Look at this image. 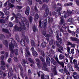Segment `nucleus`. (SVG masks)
<instances>
[{
    "label": "nucleus",
    "mask_w": 79,
    "mask_h": 79,
    "mask_svg": "<svg viewBox=\"0 0 79 79\" xmlns=\"http://www.w3.org/2000/svg\"><path fill=\"white\" fill-rule=\"evenodd\" d=\"M42 8L43 9H44L45 13L44 14V17H47L48 15H49V16H51L52 15V13L51 12H49V10L48 8V6L47 5L44 4L42 6Z\"/></svg>",
    "instance_id": "1"
},
{
    "label": "nucleus",
    "mask_w": 79,
    "mask_h": 79,
    "mask_svg": "<svg viewBox=\"0 0 79 79\" xmlns=\"http://www.w3.org/2000/svg\"><path fill=\"white\" fill-rule=\"evenodd\" d=\"M27 44H29V40L28 38V37L24 35L23 36V40H21L20 42V44H21L22 47H24L26 45V42Z\"/></svg>",
    "instance_id": "2"
},
{
    "label": "nucleus",
    "mask_w": 79,
    "mask_h": 79,
    "mask_svg": "<svg viewBox=\"0 0 79 79\" xmlns=\"http://www.w3.org/2000/svg\"><path fill=\"white\" fill-rule=\"evenodd\" d=\"M47 19L44 20V22H41V20H40L39 22V27H42V24L44 30L47 29Z\"/></svg>",
    "instance_id": "3"
},
{
    "label": "nucleus",
    "mask_w": 79,
    "mask_h": 79,
    "mask_svg": "<svg viewBox=\"0 0 79 79\" xmlns=\"http://www.w3.org/2000/svg\"><path fill=\"white\" fill-rule=\"evenodd\" d=\"M56 39L59 41H56V45L58 47H60V45L62 44V39H61V38H59V34L58 33H56Z\"/></svg>",
    "instance_id": "4"
},
{
    "label": "nucleus",
    "mask_w": 79,
    "mask_h": 79,
    "mask_svg": "<svg viewBox=\"0 0 79 79\" xmlns=\"http://www.w3.org/2000/svg\"><path fill=\"white\" fill-rule=\"evenodd\" d=\"M14 46H15V47H17L18 46L17 43L15 42H14L13 44L12 42H11V43H10V44H9V48L10 51L12 54L14 53V50H13V49L14 48Z\"/></svg>",
    "instance_id": "5"
},
{
    "label": "nucleus",
    "mask_w": 79,
    "mask_h": 79,
    "mask_svg": "<svg viewBox=\"0 0 79 79\" xmlns=\"http://www.w3.org/2000/svg\"><path fill=\"white\" fill-rule=\"evenodd\" d=\"M74 10H73L72 11H71L69 10H67L66 12L65 11H64L63 13H64V17L65 18H67V17H68L69 16H71L72 15L74 14Z\"/></svg>",
    "instance_id": "6"
},
{
    "label": "nucleus",
    "mask_w": 79,
    "mask_h": 79,
    "mask_svg": "<svg viewBox=\"0 0 79 79\" xmlns=\"http://www.w3.org/2000/svg\"><path fill=\"white\" fill-rule=\"evenodd\" d=\"M26 21V19L25 17H23L22 18V21L21 22H19V24L20 25V26L23 27V29L25 30L26 29V26H25V24H24V22Z\"/></svg>",
    "instance_id": "7"
},
{
    "label": "nucleus",
    "mask_w": 79,
    "mask_h": 79,
    "mask_svg": "<svg viewBox=\"0 0 79 79\" xmlns=\"http://www.w3.org/2000/svg\"><path fill=\"white\" fill-rule=\"evenodd\" d=\"M60 24H63V26H62V27L63 28H65V29L67 28V27L66 26V23L64 21V18L63 17H60Z\"/></svg>",
    "instance_id": "8"
},
{
    "label": "nucleus",
    "mask_w": 79,
    "mask_h": 79,
    "mask_svg": "<svg viewBox=\"0 0 79 79\" xmlns=\"http://www.w3.org/2000/svg\"><path fill=\"white\" fill-rule=\"evenodd\" d=\"M22 29H24V27H23L21 26L19 27L17 25H15L14 26L15 31L21 32V31H22Z\"/></svg>",
    "instance_id": "9"
},
{
    "label": "nucleus",
    "mask_w": 79,
    "mask_h": 79,
    "mask_svg": "<svg viewBox=\"0 0 79 79\" xmlns=\"http://www.w3.org/2000/svg\"><path fill=\"white\" fill-rule=\"evenodd\" d=\"M2 66H1V69L3 70H5L6 67L5 65V61L2 60L1 61V63Z\"/></svg>",
    "instance_id": "10"
},
{
    "label": "nucleus",
    "mask_w": 79,
    "mask_h": 79,
    "mask_svg": "<svg viewBox=\"0 0 79 79\" xmlns=\"http://www.w3.org/2000/svg\"><path fill=\"white\" fill-rule=\"evenodd\" d=\"M25 51L27 52L25 54V57H29L28 56H30L31 55V54L30 53V52L29 51V48H25Z\"/></svg>",
    "instance_id": "11"
},
{
    "label": "nucleus",
    "mask_w": 79,
    "mask_h": 79,
    "mask_svg": "<svg viewBox=\"0 0 79 79\" xmlns=\"http://www.w3.org/2000/svg\"><path fill=\"white\" fill-rule=\"evenodd\" d=\"M52 70L53 73L54 74V75H58V73H57V71H56V66L54 67V68H52Z\"/></svg>",
    "instance_id": "12"
},
{
    "label": "nucleus",
    "mask_w": 79,
    "mask_h": 79,
    "mask_svg": "<svg viewBox=\"0 0 79 79\" xmlns=\"http://www.w3.org/2000/svg\"><path fill=\"white\" fill-rule=\"evenodd\" d=\"M62 7H57L56 8V11L57 13H58V15L59 16H61V11L62 10Z\"/></svg>",
    "instance_id": "13"
},
{
    "label": "nucleus",
    "mask_w": 79,
    "mask_h": 79,
    "mask_svg": "<svg viewBox=\"0 0 79 79\" xmlns=\"http://www.w3.org/2000/svg\"><path fill=\"white\" fill-rule=\"evenodd\" d=\"M70 39L71 40H72V41H73V42H77L78 43V42H79V39L76 38H75L74 37H70Z\"/></svg>",
    "instance_id": "14"
},
{
    "label": "nucleus",
    "mask_w": 79,
    "mask_h": 79,
    "mask_svg": "<svg viewBox=\"0 0 79 79\" xmlns=\"http://www.w3.org/2000/svg\"><path fill=\"white\" fill-rule=\"evenodd\" d=\"M12 15L14 16H13L11 18V20H13V19H14V18H15V19H18V18H19V17H18V16L19 15V14H15V13H12Z\"/></svg>",
    "instance_id": "15"
},
{
    "label": "nucleus",
    "mask_w": 79,
    "mask_h": 79,
    "mask_svg": "<svg viewBox=\"0 0 79 79\" xmlns=\"http://www.w3.org/2000/svg\"><path fill=\"white\" fill-rule=\"evenodd\" d=\"M30 10V8H29V7L27 6V7L26 10L25 12V14L26 15H27V16H28V15H29V14Z\"/></svg>",
    "instance_id": "16"
},
{
    "label": "nucleus",
    "mask_w": 79,
    "mask_h": 79,
    "mask_svg": "<svg viewBox=\"0 0 79 79\" xmlns=\"http://www.w3.org/2000/svg\"><path fill=\"white\" fill-rule=\"evenodd\" d=\"M35 61L36 62L37 66L40 68V60L39 59H36Z\"/></svg>",
    "instance_id": "17"
},
{
    "label": "nucleus",
    "mask_w": 79,
    "mask_h": 79,
    "mask_svg": "<svg viewBox=\"0 0 79 79\" xmlns=\"http://www.w3.org/2000/svg\"><path fill=\"white\" fill-rule=\"evenodd\" d=\"M22 64L23 66H25L26 63H27V64H28L29 63L27 62V60L25 59H23L22 60Z\"/></svg>",
    "instance_id": "18"
},
{
    "label": "nucleus",
    "mask_w": 79,
    "mask_h": 79,
    "mask_svg": "<svg viewBox=\"0 0 79 79\" xmlns=\"http://www.w3.org/2000/svg\"><path fill=\"white\" fill-rule=\"evenodd\" d=\"M51 62L52 63H53L54 65H56L57 64L56 62L54 60V59L53 58H51Z\"/></svg>",
    "instance_id": "19"
},
{
    "label": "nucleus",
    "mask_w": 79,
    "mask_h": 79,
    "mask_svg": "<svg viewBox=\"0 0 79 79\" xmlns=\"http://www.w3.org/2000/svg\"><path fill=\"white\" fill-rule=\"evenodd\" d=\"M47 42L45 41H43L41 43V47L42 48H45L46 47V46L47 45Z\"/></svg>",
    "instance_id": "20"
},
{
    "label": "nucleus",
    "mask_w": 79,
    "mask_h": 79,
    "mask_svg": "<svg viewBox=\"0 0 79 79\" xmlns=\"http://www.w3.org/2000/svg\"><path fill=\"white\" fill-rule=\"evenodd\" d=\"M2 42L5 45V46H6V47H8V40H6L4 41H3Z\"/></svg>",
    "instance_id": "21"
},
{
    "label": "nucleus",
    "mask_w": 79,
    "mask_h": 79,
    "mask_svg": "<svg viewBox=\"0 0 79 79\" xmlns=\"http://www.w3.org/2000/svg\"><path fill=\"white\" fill-rule=\"evenodd\" d=\"M2 31L3 32H5V33H6L7 34L10 33V31H9L8 30L4 28L2 29Z\"/></svg>",
    "instance_id": "22"
},
{
    "label": "nucleus",
    "mask_w": 79,
    "mask_h": 79,
    "mask_svg": "<svg viewBox=\"0 0 79 79\" xmlns=\"http://www.w3.org/2000/svg\"><path fill=\"white\" fill-rule=\"evenodd\" d=\"M31 46L35 47L36 46V44L35 43V42L34 40H31Z\"/></svg>",
    "instance_id": "23"
},
{
    "label": "nucleus",
    "mask_w": 79,
    "mask_h": 79,
    "mask_svg": "<svg viewBox=\"0 0 79 79\" xmlns=\"http://www.w3.org/2000/svg\"><path fill=\"white\" fill-rule=\"evenodd\" d=\"M39 44H36V46L35 47V48L37 50L38 52H40L41 49L40 48H39Z\"/></svg>",
    "instance_id": "24"
},
{
    "label": "nucleus",
    "mask_w": 79,
    "mask_h": 79,
    "mask_svg": "<svg viewBox=\"0 0 79 79\" xmlns=\"http://www.w3.org/2000/svg\"><path fill=\"white\" fill-rule=\"evenodd\" d=\"M74 50V49H72L71 51V52H69V56L70 58L71 57H73V52Z\"/></svg>",
    "instance_id": "25"
},
{
    "label": "nucleus",
    "mask_w": 79,
    "mask_h": 79,
    "mask_svg": "<svg viewBox=\"0 0 79 79\" xmlns=\"http://www.w3.org/2000/svg\"><path fill=\"white\" fill-rule=\"evenodd\" d=\"M46 62L47 64H50V59L49 57H47L46 58Z\"/></svg>",
    "instance_id": "26"
},
{
    "label": "nucleus",
    "mask_w": 79,
    "mask_h": 79,
    "mask_svg": "<svg viewBox=\"0 0 79 79\" xmlns=\"http://www.w3.org/2000/svg\"><path fill=\"white\" fill-rule=\"evenodd\" d=\"M16 66H17L19 68L20 70V71H23V68L22 67V66L21 65V64H19L16 65Z\"/></svg>",
    "instance_id": "27"
},
{
    "label": "nucleus",
    "mask_w": 79,
    "mask_h": 79,
    "mask_svg": "<svg viewBox=\"0 0 79 79\" xmlns=\"http://www.w3.org/2000/svg\"><path fill=\"white\" fill-rule=\"evenodd\" d=\"M72 5H73V3L72 2H69L64 4L65 6H72Z\"/></svg>",
    "instance_id": "28"
},
{
    "label": "nucleus",
    "mask_w": 79,
    "mask_h": 79,
    "mask_svg": "<svg viewBox=\"0 0 79 79\" xmlns=\"http://www.w3.org/2000/svg\"><path fill=\"white\" fill-rule=\"evenodd\" d=\"M32 53L33 56H34L35 57L37 56L38 54L36 51H35L32 52Z\"/></svg>",
    "instance_id": "29"
},
{
    "label": "nucleus",
    "mask_w": 79,
    "mask_h": 79,
    "mask_svg": "<svg viewBox=\"0 0 79 79\" xmlns=\"http://www.w3.org/2000/svg\"><path fill=\"white\" fill-rule=\"evenodd\" d=\"M64 69H65V71L66 74L67 75V76H69L70 75V73L68 72V71L67 69L66 68H64Z\"/></svg>",
    "instance_id": "30"
},
{
    "label": "nucleus",
    "mask_w": 79,
    "mask_h": 79,
    "mask_svg": "<svg viewBox=\"0 0 79 79\" xmlns=\"http://www.w3.org/2000/svg\"><path fill=\"white\" fill-rule=\"evenodd\" d=\"M52 15L53 16H55L56 18H57V17H58V16H60V15H58L57 12L56 13L55 12H53L52 13Z\"/></svg>",
    "instance_id": "31"
},
{
    "label": "nucleus",
    "mask_w": 79,
    "mask_h": 79,
    "mask_svg": "<svg viewBox=\"0 0 79 79\" xmlns=\"http://www.w3.org/2000/svg\"><path fill=\"white\" fill-rule=\"evenodd\" d=\"M64 56H63V55L60 54L59 56V59L63 60L64 59Z\"/></svg>",
    "instance_id": "32"
},
{
    "label": "nucleus",
    "mask_w": 79,
    "mask_h": 79,
    "mask_svg": "<svg viewBox=\"0 0 79 79\" xmlns=\"http://www.w3.org/2000/svg\"><path fill=\"white\" fill-rule=\"evenodd\" d=\"M15 38L18 42H19L20 41L19 40V36L17 35H15Z\"/></svg>",
    "instance_id": "33"
},
{
    "label": "nucleus",
    "mask_w": 79,
    "mask_h": 79,
    "mask_svg": "<svg viewBox=\"0 0 79 79\" xmlns=\"http://www.w3.org/2000/svg\"><path fill=\"white\" fill-rule=\"evenodd\" d=\"M50 34H47L46 37V40H47V41H49V40L50 39Z\"/></svg>",
    "instance_id": "34"
},
{
    "label": "nucleus",
    "mask_w": 79,
    "mask_h": 79,
    "mask_svg": "<svg viewBox=\"0 0 79 79\" xmlns=\"http://www.w3.org/2000/svg\"><path fill=\"white\" fill-rule=\"evenodd\" d=\"M32 29L34 32H35L36 31L37 29L36 28V27H35V25H34V26H33Z\"/></svg>",
    "instance_id": "35"
},
{
    "label": "nucleus",
    "mask_w": 79,
    "mask_h": 79,
    "mask_svg": "<svg viewBox=\"0 0 79 79\" xmlns=\"http://www.w3.org/2000/svg\"><path fill=\"white\" fill-rule=\"evenodd\" d=\"M53 43H54V44H55V41H54L53 40H51V41H50L49 44L50 45H53Z\"/></svg>",
    "instance_id": "36"
},
{
    "label": "nucleus",
    "mask_w": 79,
    "mask_h": 79,
    "mask_svg": "<svg viewBox=\"0 0 79 79\" xmlns=\"http://www.w3.org/2000/svg\"><path fill=\"white\" fill-rule=\"evenodd\" d=\"M8 6H10V8H13V7H15V5L11 4V3H9L8 4Z\"/></svg>",
    "instance_id": "37"
},
{
    "label": "nucleus",
    "mask_w": 79,
    "mask_h": 79,
    "mask_svg": "<svg viewBox=\"0 0 79 79\" xmlns=\"http://www.w3.org/2000/svg\"><path fill=\"white\" fill-rule=\"evenodd\" d=\"M28 60L31 63H32L33 64H34V62L33 61V60L31 58H28Z\"/></svg>",
    "instance_id": "38"
},
{
    "label": "nucleus",
    "mask_w": 79,
    "mask_h": 79,
    "mask_svg": "<svg viewBox=\"0 0 79 79\" xmlns=\"http://www.w3.org/2000/svg\"><path fill=\"white\" fill-rule=\"evenodd\" d=\"M73 77H74V79H79V75L77 74L75 76H73Z\"/></svg>",
    "instance_id": "39"
},
{
    "label": "nucleus",
    "mask_w": 79,
    "mask_h": 79,
    "mask_svg": "<svg viewBox=\"0 0 79 79\" xmlns=\"http://www.w3.org/2000/svg\"><path fill=\"white\" fill-rule=\"evenodd\" d=\"M61 72V73H63V74H64L65 73V69L64 68V70L63 69H61L59 70Z\"/></svg>",
    "instance_id": "40"
},
{
    "label": "nucleus",
    "mask_w": 79,
    "mask_h": 79,
    "mask_svg": "<svg viewBox=\"0 0 79 79\" xmlns=\"http://www.w3.org/2000/svg\"><path fill=\"white\" fill-rule=\"evenodd\" d=\"M52 6L53 8H56V3H55L54 2H52Z\"/></svg>",
    "instance_id": "41"
},
{
    "label": "nucleus",
    "mask_w": 79,
    "mask_h": 79,
    "mask_svg": "<svg viewBox=\"0 0 79 79\" xmlns=\"http://www.w3.org/2000/svg\"><path fill=\"white\" fill-rule=\"evenodd\" d=\"M67 66L69 69H71L72 68V65L70 63H68L67 64Z\"/></svg>",
    "instance_id": "42"
},
{
    "label": "nucleus",
    "mask_w": 79,
    "mask_h": 79,
    "mask_svg": "<svg viewBox=\"0 0 79 79\" xmlns=\"http://www.w3.org/2000/svg\"><path fill=\"white\" fill-rule=\"evenodd\" d=\"M0 13H1V14H0V16H1V15H2V17H1V18H3V19H4V18H5V17H4V14L2 12H0Z\"/></svg>",
    "instance_id": "43"
},
{
    "label": "nucleus",
    "mask_w": 79,
    "mask_h": 79,
    "mask_svg": "<svg viewBox=\"0 0 79 79\" xmlns=\"http://www.w3.org/2000/svg\"><path fill=\"white\" fill-rule=\"evenodd\" d=\"M42 64L43 66L47 67V64H46V63H45V61L43 62Z\"/></svg>",
    "instance_id": "44"
},
{
    "label": "nucleus",
    "mask_w": 79,
    "mask_h": 79,
    "mask_svg": "<svg viewBox=\"0 0 79 79\" xmlns=\"http://www.w3.org/2000/svg\"><path fill=\"white\" fill-rule=\"evenodd\" d=\"M0 23L1 24H3L5 23V21L3 19H0Z\"/></svg>",
    "instance_id": "45"
},
{
    "label": "nucleus",
    "mask_w": 79,
    "mask_h": 79,
    "mask_svg": "<svg viewBox=\"0 0 79 79\" xmlns=\"http://www.w3.org/2000/svg\"><path fill=\"white\" fill-rule=\"evenodd\" d=\"M8 26L10 27H12L13 26V23H12L11 22H9Z\"/></svg>",
    "instance_id": "46"
},
{
    "label": "nucleus",
    "mask_w": 79,
    "mask_h": 79,
    "mask_svg": "<svg viewBox=\"0 0 79 79\" xmlns=\"http://www.w3.org/2000/svg\"><path fill=\"white\" fill-rule=\"evenodd\" d=\"M35 18H36V19H39V15L38 14H37V13H36V14H35Z\"/></svg>",
    "instance_id": "47"
},
{
    "label": "nucleus",
    "mask_w": 79,
    "mask_h": 79,
    "mask_svg": "<svg viewBox=\"0 0 79 79\" xmlns=\"http://www.w3.org/2000/svg\"><path fill=\"white\" fill-rule=\"evenodd\" d=\"M15 55L17 56L18 55V49H16L15 50Z\"/></svg>",
    "instance_id": "48"
},
{
    "label": "nucleus",
    "mask_w": 79,
    "mask_h": 79,
    "mask_svg": "<svg viewBox=\"0 0 79 79\" xmlns=\"http://www.w3.org/2000/svg\"><path fill=\"white\" fill-rule=\"evenodd\" d=\"M40 58L41 61H42V63L43 62H44V61H45V60H44V58H43V57H42V56H40Z\"/></svg>",
    "instance_id": "49"
},
{
    "label": "nucleus",
    "mask_w": 79,
    "mask_h": 79,
    "mask_svg": "<svg viewBox=\"0 0 79 79\" xmlns=\"http://www.w3.org/2000/svg\"><path fill=\"white\" fill-rule=\"evenodd\" d=\"M14 61H15V62H17L18 61V57H15L14 58Z\"/></svg>",
    "instance_id": "50"
},
{
    "label": "nucleus",
    "mask_w": 79,
    "mask_h": 79,
    "mask_svg": "<svg viewBox=\"0 0 79 79\" xmlns=\"http://www.w3.org/2000/svg\"><path fill=\"white\" fill-rule=\"evenodd\" d=\"M42 33L43 34V35H44V36H45V37L46 36H47V34H47L46 33V32H45L44 31H42Z\"/></svg>",
    "instance_id": "51"
},
{
    "label": "nucleus",
    "mask_w": 79,
    "mask_h": 79,
    "mask_svg": "<svg viewBox=\"0 0 79 79\" xmlns=\"http://www.w3.org/2000/svg\"><path fill=\"white\" fill-rule=\"evenodd\" d=\"M23 7L22 6H16V8L18 9V10H20V9H21Z\"/></svg>",
    "instance_id": "52"
},
{
    "label": "nucleus",
    "mask_w": 79,
    "mask_h": 79,
    "mask_svg": "<svg viewBox=\"0 0 79 79\" xmlns=\"http://www.w3.org/2000/svg\"><path fill=\"white\" fill-rule=\"evenodd\" d=\"M3 38H5V36L3 35H0V39H3Z\"/></svg>",
    "instance_id": "53"
},
{
    "label": "nucleus",
    "mask_w": 79,
    "mask_h": 79,
    "mask_svg": "<svg viewBox=\"0 0 79 79\" xmlns=\"http://www.w3.org/2000/svg\"><path fill=\"white\" fill-rule=\"evenodd\" d=\"M28 3L29 5H31L32 4V0H28Z\"/></svg>",
    "instance_id": "54"
},
{
    "label": "nucleus",
    "mask_w": 79,
    "mask_h": 79,
    "mask_svg": "<svg viewBox=\"0 0 79 79\" xmlns=\"http://www.w3.org/2000/svg\"><path fill=\"white\" fill-rule=\"evenodd\" d=\"M73 63L74 65L77 64V60L75 59L73 60Z\"/></svg>",
    "instance_id": "55"
},
{
    "label": "nucleus",
    "mask_w": 79,
    "mask_h": 79,
    "mask_svg": "<svg viewBox=\"0 0 79 79\" xmlns=\"http://www.w3.org/2000/svg\"><path fill=\"white\" fill-rule=\"evenodd\" d=\"M48 22L52 23H53V18H51V19H48Z\"/></svg>",
    "instance_id": "56"
},
{
    "label": "nucleus",
    "mask_w": 79,
    "mask_h": 79,
    "mask_svg": "<svg viewBox=\"0 0 79 79\" xmlns=\"http://www.w3.org/2000/svg\"><path fill=\"white\" fill-rule=\"evenodd\" d=\"M44 79H49V76L48 75H45L44 77Z\"/></svg>",
    "instance_id": "57"
},
{
    "label": "nucleus",
    "mask_w": 79,
    "mask_h": 79,
    "mask_svg": "<svg viewBox=\"0 0 79 79\" xmlns=\"http://www.w3.org/2000/svg\"><path fill=\"white\" fill-rule=\"evenodd\" d=\"M11 58H9V59H8L7 60V62L8 63H10L11 61L12 60Z\"/></svg>",
    "instance_id": "58"
},
{
    "label": "nucleus",
    "mask_w": 79,
    "mask_h": 79,
    "mask_svg": "<svg viewBox=\"0 0 79 79\" xmlns=\"http://www.w3.org/2000/svg\"><path fill=\"white\" fill-rule=\"evenodd\" d=\"M74 67L75 68H76V69H77L78 67V64H74Z\"/></svg>",
    "instance_id": "59"
},
{
    "label": "nucleus",
    "mask_w": 79,
    "mask_h": 79,
    "mask_svg": "<svg viewBox=\"0 0 79 79\" xmlns=\"http://www.w3.org/2000/svg\"><path fill=\"white\" fill-rule=\"evenodd\" d=\"M57 6H61V8H62V5H61V4L60 3H57Z\"/></svg>",
    "instance_id": "60"
},
{
    "label": "nucleus",
    "mask_w": 79,
    "mask_h": 79,
    "mask_svg": "<svg viewBox=\"0 0 79 79\" xmlns=\"http://www.w3.org/2000/svg\"><path fill=\"white\" fill-rule=\"evenodd\" d=\"M25 24L27 25V26L28 28H29V23L27 22H25Z\"/></svg>",
    "instance_id": "61"
},
{
    "label": "nucleus",
    "mask_w": 79,
    "mask_h": 79,
    "mask_svg": "<svg viewBox=\"0 0 79 79\" xmlns=\"http://www.w3.org/2000/svg\"><path fill=\"white\" fill-rule=\"evenodd\" d=\"M32 17H30L29 18V21L30 23H32Z\"/></svg>",
    "instance_id": "62"
},
{
    "label": "nucleus",
    "mask_w": 79,
    "mask_h": 79,
    "mask_svg": "<svg viewBox=\"0 0 79 79\" xmlns=\"http://www.w3.org/2000/svg\"><path fill=\"white\" fill-rule=\"evenodd\" d=\"M23 71H20V75L22 77H23Z\"/></svg>",
    "instance_id": "63"
},
{
    "label": "nucleus",
    "mask_w": 79,
    "mask_h": 79,
    "mask_svg": "<svg viewBox=\"0 0 79 79\" xmlns=\"http://www.w3.org/2000/svg\"><path fill=\"white\" fill-rule=\"evenodd\" d=\"M66 79H73L72 77L67 76Z\"/></svg>",
    "instance_id": "64"
}]
</instances>
